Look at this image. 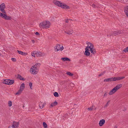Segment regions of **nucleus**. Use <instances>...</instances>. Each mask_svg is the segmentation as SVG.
<instances>
[{
  "label": "nucleus",
  "instance_id": "39",
  "mask_svg": "<svg viewBox=\"0 0 128 128\" xmlns=\"http://www.w3.org/2000/svg\"><path fill=\"white\" fill-rule=\"evenodd\" d=\"M32 42L33 43H34V42H35V41H34V40H32Z\"/></svg>",
  "mask_w": 128,
  "mask_h": 128
},
{
  "label": "nucleus",
  "instance_id": "25",
  "mask_svg": "<svg viewBox=\"0 0 128 128\" xmlns=\"http://www.w3.org/2000/svg\"><path fill=\"white\" fill-rule=\"evenodd\" d=\"M66 74L67 75H69V76H72L73 75V74H72L70 72H66Z\"/></svg>",
  "mask_w": 128,
  "mask_h": 128
},
{
  "label": "nucleus",
  "instance_id": "36",
  "mask_svg": "<svg viewBox=\"0 0 128 128\" xmlns=\"http://www.w3.org/2000/svg\"><path fill=\"white\" fill-rule=\"evenodd\" d=\"M110 100H109L108 101L106 104V106H108V104L110 103Z\"/></svg>",
  "mask_w": 128,
  "mask_h": 128
},
{
  "label": "nucleus",
  "instance_id": "20",
  "mask_svg": "<svg viewBox=\"0 0 128 128\" xmlns=\"http://www.w3.org/2000/svg\"><path fill=\"white\" fill-rule=\"evenodd\" d=\"M58 102L56 101H55L54 102L52 103L51 104L50 106L51 107H53L56 106Z\"/></svg>",
  "mask_w": 128,
  "mask_h": 128
},
{
  "label": "nucleus",
  "instance_id": "35",
  "mask_svg": "<svg viewBox=\"0 0 128 128\" xmlns=\"http://www.w3.org/2000/svg\"><path fill=\"white\" fill-rule=\"evenodd\" d=\"M72 31H71V32H68L67 33L68 34H71L72 33Z\"/></svg>",
  "mask_w": 128,
  "mask_h": 128
},
{
  "label": "nucleus",
  "instance_id": "30",
  "mask_svg": "<svg viewBox=\"0 0 128 128\" xmlns=\"http://www.w3.org/2000/svg\"><path fill=\"white\" fill-rule=\"evenodd\" d=\"M54 96L56 97H57L58 96V94L57 92H54Z\"/></svg>",
  "mask_w": 128,
  "mask_h": 128
},
{
  "label": "nucleus",
  "instance_id": "38",
  "mask_svg": "<svg viewBox=\"0 0 128 128\" xmlns=\"http://www.w3.org/2000/svg\"><path fill=\"white\" fill-rule=\"evenodd\" d=\"M69 20V19H68V20H66V22H69V20Z\"/></svg>",
  "mask_w": 128,
  "mask_h": 128
},
{
  "label": "nucleus",
  "instance_id": "37",
  "mask_svg": "<svg viewBox=\"0 0 128 128\" xmlns=\"http://www.w3.org/2000/svg\"><path fill=\"white\" fill-rule=\"evenodd\" d=\"M35 34L37 36H38L39 35V33L38 32H36L35 33Z\"/></svg>",
  "mask_w": 128,
  "mask_h": 128
},
{
  "label": "nucleus",
  "instance_id": "9",
  "mask_svg": "<svg viewBox=\"0 0 128 128\" xmlns=\"http://www.w3.org/2000/svg\"><path fill=\"white\" fill-rule=\"evenodd\" d=\"M18 122H14L12 125L9 126L8 128H17L18 127Z\"/></svg>",
  "mask_w": 128,
  "mask_h": 128
},
{
  "label": "nucleus",
  "instance_id": "31",
  "mask_svg": "<svg viewBox=\"0 0 128 128\" xmlns=\"http://www.w3.org/2000/svg\"><path fill=\"white\" fill-rule=\"evenodd\" d=\"M112 81H116L117 80V77L112 78Z\"/></svg>",
  "mask_w": 128,
  "mask_h": 128
},
{
  "label": "nucleus",
  "instance_id": "17",
  "mask_svg": "<svg viewBox=\"0 0 128 128\" xmlns=\"http://www.w3.org/2000/svg\"><path fill=\"white\" fill-rule=\"evenodd\" d=\"M18 78H19L20 80H21L24 81L25 80V79L23 78L20 75L18 74Z\"/></svg>",
  "mask_w": 128,
  "mask_h": 128
},
{
  "label": "nucleus",
  "instance_id": "18",
  "mask_svg": "<svg viewBox=\"0 0 128 128\" xmlns=\"http://www.w3.org/2000/svg\"><path fill=\"white\" fill-rule=\"evenodd\" d=\"M112 78H110L107 79H106L104 80V82H112Z\"/></svg>",
  "mask_w": 128,
  "mask_h": 128
},
{
  "label": "nucleus",
  "instance_id": "14",
  "mask_svg": "<svg viewBox=\"0 0 128 128\" xmlns=\"http://www.w3.org/2000/svg\"><path fill=\"white\" fill-rule=\"evenodd\" d=\"M120 33L118 32H114L113 33L112 32H110V33H108V36H110V35H114V36H116V35L118 34H120Z\"/></svg>",
  "mask_w": 128,
  "mask_h": 128
},
{
  "label": "nucleus",
  "instance_id": "1",
  "mask_svg": "<svg viewBox=\"0 0 128 128\" xmlns=\"http://www.w3.org/2000/svg\"><path fill=\"white\" fill-rule=\"evenodd\" d=\"M88 46L86 47L84 54L87 56H89L91 53L94 54L96 53V50L93 45L90 42L87 43Z\"/></svg>",
  "mask_w": 128,
  "mask_h": 128
},
{
  "label": "nucleus",
  "instance_id": "2",
  "mask_svg": "<svg viewBox=\"0 0 128 128\" xmlns=\"http://www.w3.org/2000/svg\"><path fill=\"white\" fill-rule=\"evenodd\" d=\"M53 2L55 5L59 7H60L64 9H66L70 8V7L68 5L62 3L60 2L54 0H53Z\"/></svg>",
  "mask_w": 128,
  "mask_h": 128
},
{
  "label": "nucleus",
  "instance_id": "24",
  "mask_svg": "<svg viewBox=\"0 0 128 128\" xmlns=\"http://www.w3.org/2000/svg\"><path fill=\"white\" fill-rule=\"evenodd\" d=\"M32 56L34 57H36L35 51H33L31 53Z\"/></svg>",
  "mask_w": 128,
  "mask_h": 128
},
{
  "label": "nucleus",
  "instance_id": "21",
  "mask_svg": "<svg viewBox=\"0 0 128 128\" xmlns=\"http://www.w3.org/2000/svg\"><path fill=\"white\" fill-rule=\"evenodd\" d=\"M95 107L94 106H92L91 107L88 108V110L90 111H92V110Z\"/></svg>",
  "mask_w": 128,
  "mask_h": 128
},
{
  "label": "nucleus",
  "instance_id": "42",
  "mask_svg": "<svg viewBox=\"0 0 128 128\" xmlns=\"http://www.w3.org/2000/svg\"><path fill=\"white\" fill-rule=\"evenodd\" d=\"M24 105H23V107L24 108Z\"/></svg>",
  "mask_w": 128,
  "mask_h": 128
},
{
  "label": "nucleus",
  "instance_id": "26",
  "mask_svg": "<svg viewBox=\"0 0 128 128\" xmlns=\"http://www.w3.org/2000/svg\"><path fill=\"white\" fill-rule=\"evenodd\" d=\"M124 78V77H117V80H122Z\"/></svg>",
  "mask_w": 128,
  "mask_h": 128
},
{
  "label": "nucleus",
  "instance_id": "29",
  "mask_svg": "<svg viewBox=\"0 0 128 128\" xmlns=\"http://www.w3.org/2000/svg\"><path fill=\"white\" fill-rule=\"evenodd\" d=\"M43 125L44 128H47V125L45 122H43Z\"/></svg>",
  "mask_w": 128,
  "mask_h": 128
},
{
  "label": "nucleus",
  "instance_id": "40",
  "mask_svg": "<svg viewBox=\"0 0 128 128\" xmlns=\"http://www.w3.org/2000/svg\"><path fill=\"white\" fill-rule=\"evenodd\" d=\"M107 95V94L106 93L104 95V96H106Z\"/></svg>",
  "mask_w": 128,
  "mask_h": 128
},
{
  "label": "nucleus",
  "instance_id": "23",
  "mask_svg": "<svg viewBox=\"0 0 128 128\" xmlns=\"http://www.w3.org/2000/svg\"><path fill=\"white\" fill-rule=\"evenodd\" d=\"M22 90L20 89L16 93V95H19L20 94Z\"/></svg>",
  "mask_w": 128,
  "mask_h": 128
},
{
  "label": "nucleus",
  "instance_id": "27",
  "mask_svg": "<svg viewBox=\"0 0 128 128\" xmlns=\"http://www.w3.org/2000/svg\"><path fill=\"white\" fill-rule=\"evenodd\" d=\"M29 86L30 87V88L31 90L33 89V87L32 86V82H30L29 84Z\"/></svg>",
  "mask_w": 128,
  "mask_h": 128
},
{
  "label": "nucleus",
  "instance_id": "19",
  "mask_svg": "<svg viewBox=\"0 0 128 128\" xmlns=\"http://www.w3.org/2000/svg\"><path fill=\"white\" fill-rule=\"evenodd\" d=\"M44 104H43L41 102L39 104V106L40 107V109H42V108L44 106Z\"/></svg>",
  "mask_w": 128,
  "mask_h": 128
},
{
  "label": "nucleus",
  "instance_id": "41",
  "mask_svg": "<svg viewBox=\"0 0 128 128\" xmlns=\"http://www.w3.org/2000/svg\"><path fill=\"white\" fill-rule=\"evenodd\" d=\"M95 6L94 5H93V6H92L94 7V6Z\"/></svg>",
  "mask_w": 128,
  "mask_h": 128
},
{
  "label": "nucleus",
  "instance_id": "22",
  "mask_svg": "<svg viewBox=\"0 0 128 128\" xmlns=\"http://www.w3.org/2000/svg\"><path fill=\"white\" fill-rule=\"evenodd\" d=\"M61 59L64 61H70V60L68 58H62Z\"/></svg>",
  "mask_w": 128,
  "mask_h": 128
},
{
  "label": "nucleus",
  "instance_id": "34",
  "mask_svg": "<svg viewBox=\"0 0 128 128\" xmlns=\"http://www.w3.org/2000/svg\"><path fill=\"white\" fill-rule=\"evenodd\" d=\"M105 72H103L102 73L100 74L99 75V76H101L103 75L105 73Z\"/></svg>",
  "mask_w": 128,
  "mask_h": 128
},
{
  "label": "nucleus",
  "instance_id": "10",
  "mask_svg": "<svg viewBox=\"0 0 128 128\" xmlns=\"http://www.w3.org/2000/svg\"><path fill=\"white\" fill-rule=\"evenodd\" d=\"M5 8V6L4 4L2 3L0 5V10L4 14H6V12L4 10Z\"/></svg>",
  "mask_w": 128,
  "mask_h": 128
},
{
  "label": "nucleus",
  "instance_id": "28",
  "mask_svg": "<svg viewBox=\"0 0 128 128\" xmlns=\"http://www.w3.org/2000/svg\"><path fill=\"white\" fill-rule=\"evenodd\" d=\"M8 104L10 107L12 105V102L10 101H9L8 102Z\"/></svg>",
  "mask_w": 128,
  "mask_h": 128
},
{
  "label": "nucleus",
  "instance_id": "3",
  "mask_svg": "<svg viewBox=\"0 0 128 128\" xmlns=\"http://www.w3.org/2000/svg\"><path fill=\"white\" fill-rule=\"evenodd\" d=\"M40 64L39 63H36L35 65H33L31 68L30 72L32 74H36L38 72V68L39 67Z\"/></svg>",
  "mask_w": 128,
  "mask_h": 128
},
{
  "label": "nucleus",
  "instance_id": "5",
  "mask_svg": "<svg viewBox=\"0 0 128 128\" xmlns=\"http://www.w3.org/2000/svg\"><path fill=\"white\" fill-rule=\"evenodd\" d=\"M122 86V85L121 84L117 85L115 87L110 91L108 93V94L110 95H111L114 94Z\"/></svg>",
  "mask_w": 128,
  "mask_h": 128
},
{
  "label": "nucleus",
  "instance_id": "4",
  "mask_svg": "<svg viewBox=\"0 0 128 128\" xmlns=\"http://www.w3.org/2000/svg\"><path fill=\"white\" fill-rule=\"evenodd\" d=\"M50 23L48 21H44L41 23L39 25L40 28H47L50 27Z\"/></svg>",
  "mask_w": 128,
  "mask_h": 128
},
{
  "label": "nucleus",
  "instance_id": "32",
  "mask_svg": "<svg viewBox=\"0 0 128 128\" xmlns=\"http://www.w3.org/2000/svg\"><path fill=\"white\" fill-rule=\"evenodd\" d=\"M124 52H128V47L126 48L124 50Z\"/></svg>",
  "mask_w": 128,
  "mask_h": 128
},
{
  "label": "nucleus",
  "instance_id": "12",
  "mask_svg": "<svg viewBox=\"0 0 128 128\" xmlns=\"http://www.w3.org/2000/svg\"><path fill=\"white\" fill-rule=\"evenodd\" d=\"M105 122V120H104L102 119L100 120L99 123L100 126H102L104 124Z\"/></svg>",
  "mask_w": 128,
  "mask_h": 128
},
{
  "label": "nucleus",
  "instance_id": "11",
  "mask_svg": "<svg viewBox=\"0 0 128 128\" xmlns=\"http://www.w3.org/2000/svg\"><path fill=\"white\" fill-rule=\"evenodd\" d=\"M36 57L42 56L44 55V54L40 52L35 51Z\"/></svg>",
  "mask_w": 128,
  "mask_h": 128
},
{
  "label": "nucleus",
  "instance_id": "6",
  "mask_svg": "<svg viewBox=\"0 0 128 128\" xmlns=\"http://www.w3.org/2000/svg\"><path fill=\"white\" fill-rule=\"evenodd\" d=\"M64 48L62 46L58 44H56L54 47V50L55 52H57L59 50H62Z\"/></svg>",
  "mask_w": 128,
  "mask_h": 128
},
{
  "label": "nucleus",
  "instance_id": "16",
  "mask_svg": "<svg viewBox=\"0 0 128 128\" xmlns=\"http://www.w3.org/2000/svg\"><path fill=\"white\" fill-rule=\"evenodd\" d=\"M25 87V84L24 83L22 84L20 86V89L23 90Z\"/></svg>",
  "mask_w": 128,
  "mask_h": 128
},
{
  "label": "nucleus",
  "instance_id": "13",
  "mask_svg": "<svg viewBox=\"0 0 128 128\" xmlns=\"http://www.w3.org/2000/svg\"><path fill=\"white\" fill-rule=\"evenodd\" d=\"M17 52L19 54L22 55L26 56L28 54L27 53L21 51L17 50Z\"/></svg>",
  "mask_w": 128,
  "mask_h": 128
},
{
  "label": "nucleus",
  "instance_id": "8",
  "mask_svg": "<svg viewBox=\"0 0 128 128\" xmlns=\"http://www.w3.org/2000/svg\"><path fill=\"white\" fill-rule=\"evenodd\" d=\"M0 16L4 18L5 20H10L11 18L10 16H7L6 15V13L3 14L2 13L0 12Z\"/></svg>",
  "mask_w": 128,
  "mask_h": 128
},
{
  "label": "nucleus",
  "instance_id": "7",
  "mask_svg": "<svg viewBox=\"0 0 128 128\" xmlns=\"http://www.w3.org/2000/svg\"><path fill=\"white\" fill-rule=\"evenodd\" d=\"M3 83L8 85H11L14 82V80H10L9 79H5L3 81Z\"/></svg>",
  "mask_w": 128,
  "mask_h": 128
},
{
  "label": "nucleus",
  "instance_id": "15",
  "mask_svg": "<svg viewBox=\"0 0 128 128\" xmlns=\"http://www.w3.org/2000/svg\"><path fill=\"white\" fill-rule=\"evenodd\" d=\"M124 12L126 15L128 16V6H126L124 8Z\"/></svg>",
  "mask_w": 128,
  "mask_h": 128
},
{
  "label": "nucleus",
  "instance_id": "33",
  "mask_svg": "<svg viewBox=\"0 0 128 128\" xmlns=\"http://www.w3.org/2000/svg\"><path fill=\"white\" fill-rule=\"evenodd\" d=\"M11 60L14 62L16 61V60L15 58H11Z\"/></svg>",
  "mask_w": 128,
  "mask_h": 128
}]
</instances>
